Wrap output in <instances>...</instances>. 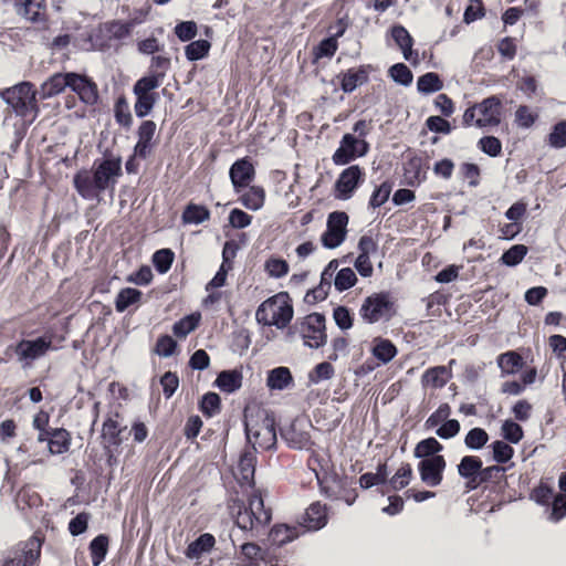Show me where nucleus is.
Returning <instances> with one entry per match:
<instances>
[{
  "label": "nucleus",
  "mask_w": 566,
  "mask_h": 566,
  "mask_svg": "<svg viewBox=\"0 0 566 566\" xmlns=\"http://www.w3.org/2000/svg\"><path fill=\"white\" fill-rule=\"evenodd\" d=\"M359 313L361 318L369 324L381 319L388 321L394 315V304L387 294H373L364 301Z\"/></svg>",
  "instance_id": "nucleus-7"
},
{
  "label": "nucleus",
  "mask_w": 566,
  "mask_h": 566,
  "mask_svg": "<svg viewBox=\"0 0 566 566\" xmlns=\"http://www.w3.org/2000/svg\"><path fill=\"white\" fill-rule=\"evenodd\" d=\"M293 382V377L287 367L272 369L266 379V385L272 390H284Z\"/></svg>",
  "instance_id": "nucleus-25"
},
{
  "label": "nucleus",
  "mask_w": 566,
  "mask_h": 566,
  "mask_svg": "<svg viewBox=\"0 0 566 566\" xmlns=\"http://www.w3.org/2000/svg\"><path fill=\"white\" fill-rule=\"evenodd\" d=\"M161 80L163 73H158L144 76L135 83L133 88L136 96L134 109L138 117H145L151 112L158 97L153 91L160 86Z\"/></svg>",
  "instance_id": "nucleus-4"
},
{
  "label": "nucleus",
  "mask_w": 566,
  "mask_h": 566,
  "mask_svg": "<svg viewBox=\"0 0 566 566\" xmlns=\"http://www.w3.org/2000/svg\"><path fill=\"white\" fill-rule=\"evenodd\" d=\"M217 386L226 392H233L242 385V374L238 370H226L220 373L217 380Z\"/></svg>",
  "instance_id": "nucleus-29"
},
{
  "label": "nucleus",
  "mask_w": 566,
  "mask_h": 566,
  "mask_svg": "<svg viewBox=\"0 0 566 566\" xmlns=\"http://www.w3.org/2000/svg\"><path fill=\"white\" fill-rule=\"evenodd\" d=\"M391 35L396 44L401 49L403 57L410 60L412 54L413 40L409 32L402 25H396L391 29Z\"/></svg>",
  "instance_id": "nucleus-32"
},
{
  "label": "nucleus",
  "mask_w": 566,
  "mask_h": 566,
  "mask_svg": "<svg viewBox=\"0 0 566 566\" xmlns=\"http://www.w3.org/2000/svg\"><path fill=\"white\" fill-rule=\"evenodd\" d=\"M482 468V461L478 457L465 455L458 465V472L462 478L476 482Z\"/></svg>",
  "instance_id": "nucleus-27"
},
{
  "label": "nucleus",
  "mask_w": 566,
  "mask_h": 566,
  "mask_svg": "<svg viewBox=\"0 0 566 566\" xmlns=\"http://www.w3.org/2000/svg\"><path fill=\"white\" fill-rule=\"evenodd\" d=\"M446 468V461L442 455H433L423 459L419 463V471L422 482L429 486H437L442 481V472Z\"/></svg>",
  "instance_id": "nucleus-15"
},
{
  "label": "nucleus",
  "mask_w": 566,
  "mask_h": 566,
  "mask_svg": "<svg viewBox=\"0 0 566 566\" xmlns=\"http://www.w3.org/2000/svg\"><path fill=\"white\" fill-rule=\"evenodd\" d=\"M52 348L51 337H39L36 339H22L14 348V352L23 366H30L38 358L43 357Z\"/></svg>",
  "instance_id": "nucleus-9"
},
{
  "label": "nucleus",
  "mask_w": 566,
  "mask_h": 566,
  "mask_svg": "<svg viewBox=\"0 0 566 566\" xmlns=\"http://www.w3.org/2000/svg\"><path fill=\"white\" fill-rule=\"evenodd\" d=\"M97 184L103 187L104 191L109 187H114L117 178L122 175V161L119 158H107L99 164L94 165Z\"/></svg>",
  "instance_id": "nucleus-14"
},
{
  "label": "nucleus",
  "mask_w": 566,
  "mask_h": 566,
  "mask_svg": "<svg viewBox=\"0 0 566 566\" xmlns=\"http://www.w3.org/2000/svg\"><path fill=\"white\" fill-rule=\"evenodd\" d=\"M405 177L409 185L420 184L424 177L426 171L422 169L420 158H411L405 166Z\"/></svg>",
  "instance_id": "nucleus-37"
},
{
  "label": "nucleus",
  "mask_w": 566,
  "mask_h": 566,
  "mask_svg": "<svg viewBox=\"0 0 566 566\" xmlns=\"http://www.w3.org/2000/svg\"><path fill=\"white\" fill-rule=\"evenodd\" d=\"M265 271L272 277H282L289 272V264L283 259L271 258L265 262Z\"/></svg>",
  "instance_id": "nucleus-56"
},
{
  "label": "nucleus",
  "mask_w": 566,
  "mask_h": 566,
  "mask_svg": "<svg viewBox=\"0 0 566 566\" xmlns=\"http://www.w3.org/2000/svg\"><path fill=\"white\" fill-rule=\"evenodd\" d=\"M4 102L10 105L20 116L35 114L38 111L35 104V91L29 82L20 83L1 92Z\"/></svg>",
  "instance_id": "nucleus-6"
},
{
  "label": "nucleus",
  "mask_w": 566,
  "mask_h": 566,
  "mask_svg": "<svg viewBox=\"0 0 566 566\" xmlns=\"http://www.w3.org/2000/svg\"><path fill=\"white\" fill-rule=\"evenodd\" d=\"M174 261V252L169 249L157 251L153 256L155 268L160 273H166Z\"/></svg>",
  "instance_id": "nucleus-53"
},
{
  "label": "nucleus",
  "mask_w": 566,
  "mask_h": 566,
  "mask_svg": "<svg viewBox=\"0 0 566 566\" xmlns=\"http://www.w3.org/2000/svg\"><path fill=\"white\" fill-rule=\"evenodd\" d=\"M489 436L485 430L481 428L471 429L465 436L464 443L468 448L479 450L485 446Z\"/></svg>",
  "instance_id": "nucleus-49"
},
{
  "label": "nucleus",
  "mask_w": 566,
  "mask_h": 566,
  "mask_svg": "<svg viewBox=\"0 0 566 566\" xmlns=\"http://www.w3.org/2000/svg\"><path fill=\"white\" fill-rule=\"evenodd\" d=\"M200 314L188 315L174 325V333L178 337H186L189 333L195 331L199 324Z\"/></svg>",
  "instance_id": "nucleus-41"
},
{
  "label": "nucleus",
  "mask_w": 566,
  "mask_h": 566,
  "mask_svg": "<svg viewBox=\"0 0 566 566\" xmlns=\"http://www.w3.org/2000/svg\"><path fill=\"white\" fill-rule=\"evenodd\" d=\"M247 510L261 527H264L271 520V513L264 509L263 499L260 494L254 493L250 496Z\"/></svg>",
  "instance_id": "nucleus-26"
},
{
  "label": "nucleus",
  "mask_w": 566,
  "mask_h": 566,
  "mask_svg": "<svg viewBox=\"0 0 566 566\" xmlns=\"http://www.w3.org/2000/svg\"><path fill=\"white\" fill-rule=\"evenodd\" d=\"M391 186L388 182H382L371 195L369 205L373 208L382 206L389 198Z\"/></svg>",
  "instance_id": "nucleus-64"
},
{
  "label": "nucleus",
  "mask_w": 566,
  "mask_h": 566,
  "mask_svg": "<svg viewBox=\"0 0 566 566\" xmlns=\"http://www.w3.org/2000/svg\"><path fill=\"white\" fill-rule=\"evenodd\" d=\"M45 0H23L22 14L31 20L36 21L41 18Z\"/></svg>",
  "instance_id": "nucleus-52"
},
{
  "label": "nucleus",
  "mask_w": 566,
  "mask_h": 566,
  "mask_svg": "<svg viewBox=\"0 0 566 566\" xmlns=\"http://www.w3.org/2000/svg\"><path fill=\"white\" fill-rule=\"evenodd\" d=\"M69 433L64 429H55L49 439V450L52 454H60L69 449Z\"/></svg>",
  "instance_id": "nucleus-39"
},
{
  "label": "nucleus",
  "mask_w": 566,
  "mask_h": 566,
  "mask_svg": "<svg viewBox=\"0 0 566 566\" xmlns=\"http://www.w3.org/2000/svg\"><path fill=\"white\" fill-rule=\"evenodd\" d=\"M210 213L208 209L202 206L190 205L187 207L182 214V219L186 223H201L209 218Z\"/></svg>",
  "instance_id": "nucleus-44"
},
{
  "label": "nucleus",
  "mask_w": 566,
  "mask_h": 566,
  "mask_svg": "<svg viewBox=\"0 0 566 566\" xmlns=\"http://www.w3.org/2000/svg\"><path fill=\"white\" fill-rule=\"evenodd\" d=\"M237 513L233 512L235 516V524L244 531H253L258 530L260 524H256V521L254 517L250 514V512L247 510V507H243L242 505H237Z\"/></svg>",
  "instance_id": "nucleus-43"
},
{
  "label": "nucleus",
  "mask_w": 566,
  "mask_h": 566,
  "mask_svg": "<svg viewBox=\"0 0 566 566\" xmlns=\"http://www.w3.org/2000/svg\"><path fill=\"white\" fill-rule=\"evenodd\" d=\"M334 367L327 361L319 363L308 374V379L312 384H318L323 380H328L334 376Z\"/></svg>",
  "instance_id": "nucleus-50"
},
{
  "label": "nucleus",
  "mask_w": 566,
  "mask_h": 566,
  "mask_svg": "<svg viewBox=\"0 0 566 566\" xmlns=\"http://www.w3.org/2000/svg\"><path fill=\"white\" fill-rule=\"evenodd\" d=\"M119 433H120V429L118 428V423L115 420H113L112 418H108L103 423L102 437L106 444L118 446L120 442V440L118 438Z\"/></svg>",
  "instance_id": "nucleus-48"
},
{
  "label": "nucleus",
  "mask_w": 566,
  "mask_h": 566,
  "mask_svg": "<svg viewBox=\"0 0 566 566\" xmlns=\"http://www.w3.org/2000/svg\"><path fill=\"white\" fill-rule=\"evenodd\" d=\"M293 317V306L287 293L281 292L265 300L258 307L255 318L258 323L276 326L277 328L286 327Z\"/></svg>",
  "instance_id": "nucleus-1"
},
{
  "label": "nucleus",
  "mask_w": 566,
  "mask_h": 566,
  "mask_svg": "<svg viewBox=\"0 0 566 566\" xmlns=\"http://www.w3.org/2000/svg\"><path fill=\"white\" fill-rule=\"evenodd\" d=\"M503 437L512 443H517L523 438V430L520 424L506 420L502 426Z\"/></svg>",
  "instance_id": "nucleus-61"
},
{
  "label": "nucleus",
  "mask_w": 566,
  "mask_h": 566,
  "mask_svg": "<svg viewBox=\"0 0 566 566\" xmlns=\"http://www.w3.org/2000/svg\"><path fill=\"white\" fill-rule=\"evenodd\" d=\"M98 179L93 171L81 170L73 179L76 191L86 200H95L99 197V193L104 191L103 187L97 184Z\"/></svg>",
  "instance_id": "nucleus-13"
},
{
  "label": "nucleus",
  "mask_w": 566,
  "mask_h": 566,
  "mask_svg": "<svg viewBox=\"0 0 566 566\" xmlns=\"http://www.w3.org/2000/svg\"><path fill=\"white\" fill-rule=\"evenodd\" d=\"M363 176L364 174L357 165L344 169L334 186L335 197L340 200L349 199L361 181Z\"/></svg>",
  "instance_id": "nucleus-11"
},
{
  "label": "nucleus",
  "mask_w": 566,
  "mask_h": 566,
  "mask_svg": "<svg viewBox=\"0 0 566 566\" xmlns=\"http://www.w3.org/2000/svg\"><path fill=\"white\" fill-rule=\"evenodd\" d=\"M412 476V469L410 464H403L400 467L395 475L389 480V484L392 490H401L407 486Z\"/></svg>",
  "instance_id": "nucleus-47"
},
{
  "label": "nucleus",
  "mask_w": 566,
  "mask_h": 566,
  "mask_svg": "<svg viewBox=\"0 0 566 566\" xmlns=\"http://www.w3.org/2000/svg\"><path fill=\"white\" fill-rule=\"evenodd\" d=\"M501 122V101L496 96L483 99L469 107L463 114V125L486 128L497 126Z\"/></svg>",
  "instance_id": "nucleus-3"
},
{
  "label": "nucleus",
  "mask_w": 566,
  "mask_h": 566,
  "mask_svg": "<svg viewBox=\"0 0 566 566\" xmlns=\"http://www.w3.org/2000/svg\"><path fill=\"white\" fill-rule=\"evenodd\" d=\"M527 253V248L523 244H516L510 248L506 252L503 253L501 260L504 264L509 266H514L518 264Z\"/></svg>",
  "instance_id": "nucleus-51"
},
{
  "label": "nucleus",
  "mask_w": 566,
  "mask_h": 566,
  "mask_svg": "<svg viewBox=\"0 0 566 566\" xmlns=\"http://www.w3.org/2000/svg\"><path fill=\"white\" fill-rule=\"evenodd\" d=\"M348 216L343 211L329 213L326 223V231L322 234V244L327 249L339 247L347 233Z\"/></svg>",
  "instance_id": "nucleus-8"
},
{
  "label": "nucleus",
  "mask_w": 566,
  "mask_h": 566,
  "mask_svg": "<svg viewBox=\"0 0 566 566\" xmlns=\"http://www.w3.org/2000/svg\"><path fill=\"white\" fill-rule=\"evenodd\" d=\"M368 151V144L352 134H345L332 159L335 165H346Z\"/></svg>",
  "instance_id": "nucleus-10"
},
{
  "label": "nucleus",
  "mask_w": 566,
  "mask_h": 566,
  "mask_svg": "<svg viewBox=\"0 0 566 566\" xmlns=\"http://www.w3.org/2000/svg\"><path fill=\"white\" fill-rule=\"evenodd\" d=\"M41 543L32 537L19 546L13 557H8L3 566H33L40 557Z\"/></svg>",
  "instance_id": "nucleus-12"
},
{
  "label": "nucleus",
  "mask_w": 566,
  "mask_h": 566,
  "mask_svg": "<svg viewBox=\"0 0 566 566\" xmlns=\"http://www.w3.org/2000/svg\"><path fill=\"white\" fill-rule=\"evenodd\" d=\"M318 483L325 495L332 499L344 497V492L348 484L347 479H343L331 472H325V474L319 478Z\"/></svg>",
  "instance_id": "nucleus-19"
},
{
  "label": "nucleus",
  "mask_w": 566,
  "mask_h": 566,
  "mask_svg": "<svg viewBox=\"0 0 566 566\" xmlns=\"http://www.w3.org/2000/svg\"><path fill=\"white\" fill-rule=\"evenodd\" d=\"M274 419L266 412L245 416V433L253 449L269 450L276 443Z\"/></svg>",
  "instance_id": "nucleus-2"
},
{
  "label": "nucleus",
  "mask_w": 566,
  "mask_h": 566,
  "mask_svg": "<svg viewBox=\"0 0 566 566\" xmlns=\"http://www.w3.org/2000/svg\"><path fill=\"white\" fill-rule=\"evenodd\" d=\"M297 536L295 528L287 525H276L269 534V542L271 546H282Z\"/></svg>",
  "instance_id": "nucleus-31"
},
{
  "label": "nucleus",
  "mask_w": 566,
  "mask_h": 566,
  "mask_svg": "<svg viewBox=\"0 0 566 566\" xmlns=\"http://www.w3.org/2000/svg\"><path fill=\"white\" fill-rule=\"evenodd\" d=\"M442 450V444L434 438L420 441L415 449V457L428 459Z\"/></svg>",
  "instance_id": "nucleus-38"
},
{
  "label": "nucleus",
  "mask_w": 566,
  "mask_h": 566,
  "mask_svg": "<svg viewBox=\"0 0 566 566\" xmlns=\"http://www.w3.org/2000/svg\"><path fill=\"white\" fill-rule=\"evenodd\" d=\"M210 46L207 40L193 41L185 48L186 57L189 61H198L208 54Z\"/></svg>",
  "instance_id": "nucleus-42"
},
{
  "label": "nucleus",
  "mask_w": 566,
  "mask_h": 566,
  "mask_svg": "<svg viewBox=\"0 0 566 566\" xmlns=\"http://www.w3.org/2000/svg\"><path fill=\"white\" fill-rule=\"evenodd\" d=\"M356 282V274L350 268L339 270L335 276V287L339 292L350 289Z\"/></svg>",
  "instance_id": "nucleus-46"
},
{
  "label": "nucleus",
  "mask_w": 566,
  "mask_h": 566,
  "mask_svg": "<svg viewBox=\"0 0 566 566\" xmlns=\"http://www.w3.org/2000/svg\"><path fill=\"white\" fill-rule=\"evenodd\" d=\"M442 82L436 73H426L420 76L417 82L418 91L421 93H433L442 88Z\"/></svg>",
  "instance_id": "nucleus-40"
},
{
  "label": "nucleus",
  "mask_w": 566,
  "mask_h": 566,
  "mask_svg": "<svg viewBox=\"0 0 566 566\" xmlns=\"http://www.w3.org/2000/svg\"><path fill=\"white\" fill-rule=\"evenodd\" d=\"M255 469V457L252 451H245L238 463V479L243 483H250L253 480Z\"/></svg>",
  "instance_id": "nucleus-30"
},
{
  "label": "nucleus",
  "mask_w": 566,
  "mask_h": 566,
  "mask_svg": "<svg viewBox=\"0 0 566 566\" xmlns=\"http://www.w3.org/2000/svg\"><path fill=\"white\" fill-rule=\"evenodd\" d=\"M451 378V373L446 366L429 368L421 377L423 387L441 388Z\"/></svg>",
  "instance_id": "nucleus-23"
},
{
  "label": "nucleus",
  "mask_w": 566,
  "mask_h": 566,
  "mask_svg": "<svg viewBox=\"0 0 566 566\" xmlns=\"http://www.w3.org/2000/svg\"><path fill=\"white\" fill-rule=\"evenodd\" d=\"M135 23L134 20L128 22L112 21L107 25V31L115 39H124L130 34Z\"/></svg>",
  "instance_id": "nucleus-55"
},
{
  "label": "nucleus",
  "mask_w": 566,
  "mask_h": 566,
  "mask_svg": "<svg viewBox=\"0 0 566 566\" xmlns=\"http://www.w3.org/2000/svg\"><path fill=\"white\" fill-rule=\"evenodd\" d=\"M71 73H55L50 76L39 91L42 99L51 98L62 93L65 87L70 86Z\"/></svg>",
  "instance_id": "nucleus-20"
},
{
  "label": "nucleus",
  "mask_w": 566,
  "mask_h": 566,
  "mask_svg": "<svg viewBox=\"0 0 566 566\" xmlns=\"http://www.w3.org/2000/svg\"><path fill=\"white\" fill-rule=\"evenodd\" d=\"M69 87L75 92L85 104L93 105L98 99L97 85L84 75L71 73Z\"/></svg>",
  "instance_id": "nucleus-16"
},
{
  "label": "nucleus",
  "mask_w": 566,
  "mask_h": 566,
  "mask_svg": "<svg viewBox=\"0 0 566 566\" xmlns=\"http://www.w3.org/2000/svg\"><path fill=\"white\" fill-rule=\"evenodd\" d=\"M140 297H142L140 291H138L136 289H132V287L123 289L117 294V297L115 301V306H116L117 312L126 311L130 305L138 303L140 301Z\"/></svg>",
  "instance_id": "nucleus-35"
},
{
  "label": "nucleus",
  "mask_w": 566,
  "mask_h": 566,
  "mask_svg": "<svg viewBox=\"0 0 566 566\" xmlns=\"http://www.w3.org/2000/svg\"><path fill=\"white\" fill-rule=\"evenodd\" d=\"M493 458L499 463H505L513 457V448L503 441L493 443Z\"/></svg>",
  "instance_id": "nucleus-63"
},
{
  "label": "nucleus",
  "mask_w": 566,
  "mask_h": 566,
  "mask_svg": "<svg viewBox=\"0 0 566 566\" xmlns=\"http://www.w3.org/2000/svg\"><path fill=\"white\" fill-rule=\"evenodd\" d=\"M265 199V193L263 188L252 186L250 189L243 193L240 198L242 205L250 210H259L263 207Z\"/></svg>",
  "instance_id": "nucleus-34"
},
{
  "label": "nucleus",
  "mask_w": 566,
  "mask_h": 566,
  "mask_svg": "<svg viewBox=\"0 0 566 566\" xmlns=\"http://www.w3.org/2000/svg\"><path fill=\"white\" fill-rule=\"evenodd\" d=\"M497 365L502 375H513L522 367V357L515 352H507L499 356Z\"/></svg>",
  "instance_id": "nucleus-33"
},
{
  "label": "nucleus",
  "mask_w": 566,
  "mask_h": 566,
  "mask_svg": "<svg viewBox=\"0 0 566 566\" xmlns=\"http://www.w3.org/2000/svg\"><path fill=\"white\" fill-rule=\"evenodd\" d=\"M108 549V537L106 535H98L90 544L93 566H99L104 560Z\"/></svg>",
  "instance_id": "nucleus-36"
},
{
  "label": "nucleus",
  "mask_w": 566,
  "mask_h": 566,
  "mask_svg": "<svg viewBox=\"0 0 566 566\" xmlns=\"http://www.w3.org/2000/svg\"><path fill=\"white\" fill-rule=\"evenodd\" d=\"M214 543V537L209 533H205L189 544L186 555L191 559L199 558L203 553L209 552Z\"/></svg>",
  "instance_id": "nucleus-28"
},
{
  "label": "nucleus",
  "mask_w": 566,
  "mask_h": 566,
  "mask_svg": "<svg viewBox=\"0 0 566 566\" xmlns=\"http://www.w3.org/2000/svg\"><path fill=\"white\" fill-rule=\"evenodd\" d=\"M451 415V408L448 403H442L439 408L426 420V428L432 429L448 420Z\"/></svg>",
  "instance_id": "nucleus-57"
},
{
  "label": "nucleus",
  "mask_w": 566,
  "mask_h": 566,
  "mask_svg": "<svg viewBox=\"0 0 566 566\" xmlns=\"http://www.w3.org/2000/svg\"><path fill=\"white\" fill-rule=\"evenodd\" d=\"M293 329L302 336L304 344L311 348H319L326 343L325 317L322 314L312 313L303 317L295 323L289 334H292Z\"/></svg>",
  "instance_id": "nucleus-5"
},
{
  "label": "nucleus",
  "mask_w": 566,
  "mask_h": 566,
  "mask_svg": "<svg viewBox=\"0 0 566 566\" xmlns=\"http://www.w3.org/2000/svg\"><path fill=\"white\" fill-rule=\"evenodd\" d=\"M389 74L395 82L401 85H409L412 82L411 71L402 63L392 65L389 70Z\"/></svg>",
  "instance_id": "nucleus-58"
},
{
  "label": "nucleus",
  "mask_w": 566,
  "mask_h": 566,
  "mask_svg": "<svg viewBox=\"0 0 566 566\" xmlns=\"http://www.w3.org/2000/svg\"><path fill=\"white\" fill-rule=\"evenodd\" d=\"M229 175L235 192H240L242 188L248 187L253 180L255 170L247 158H242L231 166Z\"/></svg>",
  "instance_id": "nucleus-17"
},
{
  "label": "nucleus",
  "mask_w": 566,
  "mask_h": 566,
  "mask_svg": "<svg viewBox=\"0 0 566 566\" xmlns=\"http://www.w3.org/2000/svg\"><path fill=\"white\" fill-rule=\"evenodd\" d=\"M304 526L308 530H319L327 523L326 507L319 502L313 503L305 512Z\"/></svg>",
  "instance_id": "nucleus-21"
},
{
  "label": "nucleus",
  "mask_w": 566,
  "mask_h": 566,
  "mask_svg": "<svg viewBox=\"0 0 566 566\" xmlns=\"http://www.w3.org/2000/svg\"><path fill=\"white\" fill-rule=\"evenodd\" d=\"M548 144L554 148L566 146V120L557 123L548 135Z\"/></svg>",
  "instance_id": "nucleus-54"
},
{
  "label": "nucleus",
  "mask_w": 566,
  "mask_h": 566,
  "mask_svg": "<svg viewBox=\"0 0 566 566\" xmlns=\"http://www.w3.org/2000/svg\"><path fill=\"white\" fill-rule=\"evenodd\" d=\"M537 118V115L534 114L530 107L520 106L515 112V120L520 127L528 128L531 127Z\"/></svg>",
  "instance_id": "nucleus-62"
},
{
  "label": "nucleus",
  "mask_w": 566,
  "mask_h": 566,
  "mask_svg": "<svg viewBox=\"0 0 566 566\" xmlns=\"http://www.w3.org/2000/svg\"><path fill=\"white\" fill-rule=\"evenodd\" d=\"M175 33L180 41H190L197 35V23L195 21L180 22L175 27Z\"/></svg>",
  "instance_id": "nucleus-60"
},
{
  "label": "nucleus",
  "mask_w": 566,
  "mask_h": 566,
  "mask_svg": "<svg viewBox=\"0 0 566 566\" xmlns=\"http://www.w3.org/2000/svg\"><path fill=\"white\" fill-rule=\"evenodd\" d=\"M366 75L364 72L348 71L343 75L342 88L345 92H353L358 85L363 84Z\"/></svg>",
  "instance_id": "nucleus-59"
},
{
  "label": "nucleus",
  "mask_w": 566,
  "mask_h": 566,
  "mask_svg": "<svg viewBox=\"0 0 566 566\" xmlns=\"http://www.w3.org/2000/svg\"><path fill=\"white\" fill-rule=\"evenodd\" d=\"M371 354L381 364L386 365L397 355V347L389 339L376 337L373 340Z\"/></svg>",
  "instance_id": "nucleus-22"
},
{
  "label": "nucleus",
  "mask_w": 566,
  "mask_h": 566,
  "mask_svg": "<svg viewBox=\"0 0 566 566\" xmlns=\"http://www.w3.org/2000/svg\"><path fill=\"white\" fill-rule=\"evenodd\" d=\"M308 467L315 473L317 481L325 472H329V460L325 454L314 452L308 459Z\"/></svg>",
  "instance_id": "nucleus-45"
},
{
  "label": "nucleus",
  "mask_w": 566,
  "mask_h": 566,
  "mask_svg": "<svg viewBox=\"0 0 566 566\" xmlns=\"http://www.w3.org/2000/svg\"><path fill=\"white\" fill-rule=\"evenodd\" d=\"M242 555L248 559L242 566H256L259 559L264 560L270 566H279L277 563H273L270 551L262 553V549L253 543H245L241 547Z\"/></svg>",
  "instance_id": "nucleus-24"
},
{
  "label": "nucleus",
  "mask_w": 566,
  "mask_h": 566,
  "mask_svg": "<svg viewBox=\"0 0 566 566\" xmlns=\"http://www.w3.org/2000/svg\"><path fill=\"white\" fill-rule=\"evenodd\" d=\"M281 436L294 449H306L311 444L310 433L305 430V423L302 421H293L282 430Z\"/></svg>",
  "instance_id": "nucleus-18"
}]
</instances>
